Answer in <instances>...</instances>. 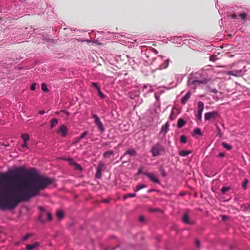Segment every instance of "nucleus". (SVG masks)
<instances>
[{
  "label": "nucleus",
  "instance_id": "35",
  "mask_svg": "<svg viewBox=\"0 0 250 250\" xmlns=\"http://www.w3.org/2000/svg\"><path fill=\"white\" fill-rule=\"evenodd\" d=\"M248 183V180L247 179H245L242 184V187L244 189H246L247 188V185Z\"/></svg>",
  "mask_w": 250,
  "mask_h": 250
},
{
  "label": "nucleus",
  "instance_id": "54",
  "mask_svg": "<svg viewBox=\"0 0 250 250\" xmlns=\"http://www.w3.org/2000/svg\"><path fill=\"white\" fill-rule=\"evenodd\" d=\"M65 112L67 114V115H68V112H65Z\"/></svg>",
  "mask_w": 250,
  "mask_h": 250
},
{
  "label": "nucleus",
  "instance_id": "17",
  "mask_svg": "<svg viewBox=\"0 0 250 250\" xmlns=\"http://www.w3.org/2000/svg\"><path fill=\"white\" fill-rule=\"evenodd\" d=\"M191 153V151L189 150H182L179 152V155L181 156H186Z\"/></svg>",
  "mask_w": 250,
  "mask_h": 250
},
{
  "label": "nucleus",
  "instance_id": "40",
  "mask_svg": "<svg viewBox=\"0 0 250 250\" xmlns=\"http://www.w3.org/2000/svg\"><path fill=\"white\" fill-rule=\"evenodd\" d=\"M202 113H200V112H198V114L197 115V118L199 120H201V119H202Z\"/></svg>",
  "mask_w": 250,
  "mask_h": 250
},
{
  "label": "nucleus",
  "instance_id": "25",
  "mask_svg": "<svg viewBox=\"0 0 250 250\" xmlns=\"http://www.w3.org/2000/svg\"><path fill=\"white\" fill-rule=\"evenodd\" d=\"M146 187V186L145 184L139 185L137 187L135 191H138L140 190H141L144 188H145Z\"/></svg>",
  "mask_w": 250,
  "mask_h": 250
},
{
  "label": "nucleus",
  "instance_id": "26",
  "mask_svg": "<svg viewBox=\"0 0 250 250\" xmlns=\"http://www.w3.org/2000/svg\"><path fill=\"white\" fill-rule=\"evenodd\" d=\"M21 137H22V139L23 140L24 142H27L29 140V135L27 134H22L21 136Z\"/></svg>",
  "mask_w": 250,
  "mask_h": 250
},
{
  "label": "nucleus",
  "instance_id": "22",
  "mask_svg": "<svg viewBox=\"0 0 250 250\" xmlns=\"http://www.w3.org/2000/svg\"><path fill=\"white\" fill-rule=\"evenodd\" d=\"M92 117L95 119L94 123L97 125L99 123H101V121L98 116L96 114H93Z\"/></svg>",
  "mask_w": 250,
  "mask_h": 250
},
{
  "label": "nucleus",
  "instance_id": "44",
  "mask_svg": "<svg viewBox=\"0 0 250 250\" xmlns=\"http://www.w3.org/2000/svg\"><path fill=\"white\" fill-rule=\"evenodd\" d=\"M21 146L23 148L27 147V142H24L22 144V145H21Z\"/></svg>",
  "mask_w": 250,
  "mask_h": 250
},
{
  "label": "nucleus",
  "instance_id": "38",
  "mask_svg": "<svg viewBox=\"0 0 250 250\" xmlns=\"http://www.w3.org/2000/svg\"><path fill=\"white\" fill-rule=\"evenodd\" d=\"M87 134V131H84V132H83L80 135V136L79 137V140H81V139H83Z\"/></svg>",
  "mask_w": 250,
  "mask_h": 250
},
{
  "label": "nucleus",
  "instance_id": "32",
  "mask_svg": "<svg viewBox=\"0 0 250 250\" xmlns=\"http://www.w3.org/2000/svg\"><path fill=\"white\" fill-rule=\"evenodd\" d=\"M97 125L98 126V127L99 128L100 130H101V131H104V126L103 125V124H102V122L99 123Z\"/></svg>",
  "mask_w": 250,
  "mask_h": 250
},
{
  "label": "nucleus",
  "instance_id": "51",
  "mask_svg": "<svg viewBox=\"0 0 250 250\" xmlns=\"http://www.w3.org/2000/svg\"><path fill=\"white\" fill-rule=\"evenodd\" d=\"M44 113H45V112L44 110H42V111H39V113L40 114H44Z\"/></svg>",
  "mask_w": 250,
  "mask_h": 250
},
{
  "label": "nucleus",
  "instance_id": "45",
  "mask_svg": "<svg viewBox=\"0 0 250 250\" xmlns=\"http://www.w3.org/2000/svg\"><path fill=\"white\" fill-rule=\"evenodd\" d=\"M237 16L236 15V14H233L231 15V17L232 18V19H237Z\"/></svg>",
  "mask_w": 250,
  "mask_h": 250
},
{
  "label": "nucleus",
  "instance_id": "31",
  "mask_svg": "<svg viewBox=\"0 0 250 250\" xmlns=\"http://www.w3.org/2000/svg\"><path fill=\"white\" fill-rule=\"evenodd\" d=\"M194 134H197V135H202V133H201V130L200 128L195 129L194 130Z\"/></svg>",
  "mask_w": 250,
  "mask_h": 250
},
{
  "label": "nucleus",
  "instance_id": "9",
  "mask_svg": "<svg viewBox=\"0 0 250 250\" xmlns=\"http://www.w3.org/2000/svg\"><path fill=\"white\" fill-rule=\"evenodd\" d=\"M189 82L191 84H205L208 83V80L207 79H203L202 80H190Z\"/></svg>",
  "mask_w": 250,
  "mask_h": 250
},
{
  "label": "nucleus",
  "instance_id": "3",
  "mask_svg": "<svg viewBox=\"0 0 250 250\" xmlns=\"http://www.w3.org/2000/svg\"><path fill=\"white\" fill-rule=\"evenodd\" d=\"M182 221L186 224L193 225L194 223L193 221L189 219V211L188 210H187L184 212L182 217Z\"/></svg>",
  "mask_w": 250,
  "mask_h": 250
},
{
  "label": "nucleus",
  "instance_id": "46",
  "mask_svg": "<svg viewBox=\"0 0 250 250\" xmlns=\"http://www.w3.org/2000/svg\"><path fill=\"white\" fill-rule=\"evenodd\" d=\"M218 156H219V157H223L225 156V153H224L223 152H221L219 154Z\"/></svg>",
  "mask_w": 250,
  "mask_h": 250
},
{
  "label": "nucleus",
  "instance_id": "19",
  "mask_svg": "<svg viewBox=\"0 0 250 250\" xmlns=\"http://www.w3.org/2000/svg\"><path fill=\"white\" fill-rule=\"evenodd\" d=\"M58 123V121L57 119L54 118L51 121L50 126L51 128H53Z\"/></svg>",
  "mask_w": 250,
  "mask_h": 250
},
{
  "label": "nucleus",
  "instance_id": "43",
  "mask_svg": "<svg viewBox=\"0 0 250 250\" xmlns=\"http://www.w3.org/2000/svg\"><path fill=\"white\" fill-rule=\"evenodd\" d=\"M35 87H36V84L33 83L31 85L30 88L32 90H34L35 89Z\"/></svg>",
  "mask_w": 250,
  "mask_h": 250
},
{
  "label": "nucleus",
  "instance_id": "8",
  "mask_svg": "<svg viewBox=\"0 0 250 250\" xmlns=\"http://www.w3.org/2000/svg\"><path fill=\"white\" fill-rule=\"evenodd\" d=\"M229 74L235 77H241L244 74V73L242 70H233L229 71Z\"/></svg>",
  "mask_w": 250,
  "mask_h": 250
},
{
  "label": "nucleus",
  "instance_id": "1",
  "mask_svg": "<svg viewBox=\"0 0 250 250\" xmlns=\"http://www.w3.org/2000/svg\"><path fill=\"white\" fill-rule=\"evenodd\" d=\"M51 178L37 175L23 167L0 172V208H13L40 194L52 184Z\"/></svg>",
  "mask_w": 250,
  "mask_h": 250
},
{
  "label": "nucleus",
  "instance_id": "47",
  "mask_svg": "<svg viewBox=\"0 0 250 250\" xmlns=\"http://www.w3.org/2000/svg\"><path fill=\"white\" fill-rule=\"evenodd\" d=\"M211 91L213 93H216L217 92V90L216 89H213L211 90Z\"/></svg>",
  "mask_w": 250,
  "mask_h": 250
},
{
  "label": "nucleus",
  "instance_id": "24",
  "mask_svg": "<svg viewBox=\"0 0 250 250\" xmlns=\"http://www.w3.org/2000/svg\"><path fill=\"white\" fill-rule=\"evenodd\" d=\"M168 126L169 124L167 123H166L162 127V131H164L165 133H167L168 130Z\"/></svg>",
  "mask_w": 250,
  "mask_h": 250
},
{
  "label": "nucleus",
  "instance_id": "16",
  "mask_svg": "<svg viewBox=\"0 0 250 250\" xmlns=\"http://www.w3.org/2000/svg\"><path fill=\"white\" fill-rule=\"evenodd\" d=\"M204 103L201 102L199 101L198 103V112L202 113L203 110H204Z\"/></svg>",
  "mask_w": 250,
  "mask_h": 250
},
{
  "label": "nucleus",
  "instance_id": "23",
  "mask_svg": "<svg viewBox=\"0 0 250 250\" xmlns=\"http://www.w3.org/2000/svg\"><path fill=\"white\" fill-rule=\"evenodd\" d=\"M222 146L227 150H230L232 148L231 146L225 142L222 143Z\"/></svg>",
  "mask_w": 250,
  "mask_h": 250
},
{
  "label": "nucleus",
  "instance_id": "49",
  "mask_svg": "<svg viewBox=\"0 0 250 250\" xmlns=\"http://www.w3.org/2000/svg\"><path fill=\"white\" fill-rule=\"evenodd\" d=\"M218 134H219V136L220 137H222V133H221L220 129L218 127Z\"/></svg>",
  "mask_w": 250,
  "mask_h": 250
},
{
  "label": "nucleus",
  "instance_id": "7",
  "mask_svg": "<svg viewBox=\"0 0 250 250\" xmlns=\"http://www.w3.org/2000/svg\"><path fill=\"white\" fill-rule=\"evenodd\" d=\"M144 174L146 176H147L150 179V180L152 182L156 183H159V179L154 174L148 172H145Z\"/></svg>",
  "mask_w": 250,
  "mask_h": 250
},
{
  "label": "nucleus",
  "instance_id": "13",
  "mask_svg": "<svg viewBox=\"0 0 250 250\" xmlns=\"http://www.w3.org/2000/svg\"><path fill=\"white\" fill-rule=\"evenodd\" d=\"M190 96H191L190 92V91L188 92L186 94V95L184 97H183L181 100L182 104H186L187 102L190 98Z\"/></svg>",
  "mask_w": 250,
  "mask_h": 250
},
{
  "label": "nucleus",
  "instance_id": "29",
  "mask_svg": "<svg viewBox=\"0 0 250 250\" xmlns=\"http://www.w3.org/2000/svg\"><path fill=\"white\" fill-rule=\"evenodd\" d=\"M136 196L135 193H129L124 196V199H126L128 197H134Z\"/></svg>",
  "mask_w": 250,
  "mask_h": 250
},
{
  "label": "nucleus",
  "instance_id": "5",
  "mask_svg": "<svg viewBox=\"0 0 250 250\" xmlns=\"http://www.w3.org/2000/svg\"><path fill=\"white\" fill-rule=\"evenodd\" d=\"M218 116L217 112H207L205 114V119L206 120H209L210 119H215Z\"/></svg>",
  "mask_w": 250,
  "mask_h": 250
},
{
  "label": "nucleus",
  "instance_id": "28",
  "mask_svg": "<svg viewBox=\"0 0 250 250\" xmlns=\"http://www.w3.org/2000/svg\"><path fill=\"white\" fill-rule=\"evenodd\" d=\"M41 88H42V89L43 91H48V89L47 88V86H46V85L44 83H42V84H41Z\"/></svg>",
  "mask_w": 250,
  "mask_h": 250
},
{
  "label": "nucleus",
  "instance_id": "42",
  "mask_svg": "<svg viewBox=\"0 0 250 250\" xmlns=\"http://www.w3.org/2000/svg\"><path fill=\"white\" fill-rule=\"evenodd\" d=\"M195 244L197 247H199L200 246V243L199 240H195Z\"/></svg>",
  "mask_w": 250,
  "mask_h": 250
},
{
  "label": "nucleus",
  "instance_id": "6",
  "mask_svg": "<svg viewBox=\"0 0 250 250\" xmlns=\"http://www.w3.org/2000/svg\"><path fill=\"white\" fill-rule=\"evenodd\" d=\"M67 161L69 162V164L71 165H72L74 167V168H75V169L79 170L80 171H81L82 170V167L78 164L75 162L72 159L68 158L67 159Z\"/></svg>",
  "mask_w": 250,
  "mask_h": 250
},
{
  "label": "nucleus",
  "instance_id": "33",
  "mask_svg": "<svg viewBox=\"0 0 250 250\" xmlns=\"http://www.w3.org/2000/svg\"><path fill=\"white\" fill-rule=\"evenodd\" d=\"M247 14L246 13H240L239 15V16L243 20H245L247 17Z\"/></svg>",
  "mask_w": 250,
  "mask_h": 250
},
{
  "label": "nucleus",
  "instance_id": "15",
  "mask_svg": "<svg viewBox=\"0 0 250 250\" xmlns=\"http://www.w3.org/2000/svg\"><path fill=\"white\" fill-rule=\"evenodd\" d=\"M186 123V122L184 121L183 119L179 118L177 121V127L180 128L184 126L185 125Z\"/></svg>",
  "mask_w": 250,
  "mask_h": 250
},
{
  "label": "nucleus",
  "instance_id": "48",
  "mask_svg": "<svg viewBox=\"0 0 250 250\" xmlns=\"http://www.w3.org/2000/svg\"><path fill=\"white\" fill-rule=\"evenodd\" d=\"M227 218H228V217L227 216H225V215L222 216V220L223 221H225Z\"/></svg>",
  "mask_w": 250,
  "mask_h": 250
},
{
  "label": "nucleus",
  "instance_id": "50",
  "mask_svg": "<svg viewBox=\"0 0 250 250\" xmlns=\"http://www.w3.org/2000/svg\"><path fill=\"white\" fill-rule=\"evenodd\" d=\"M142 173V168H140L138 170V174H141Z\"/></svg>",
  "mask_w": 250,
  "mask_h": 250
},
{
  "label": "nucleus",
  "instance_id": "52",
  "mask_svg": "<svg viewBox=\"0 0 250 250\" xmlns=\"http://www.w3.org/2000/svg\"><path fill=\"white\" fill-rule=\"evenodd\" d=\"M81 140H79V138H78L75 141V143H78Z\"/></svg>",
  "mask_w": 250,
  "mask_h": 250
},
{
  "label": "nucleus",
  "instance_id": "12",
  "mask_svg": "<svg viewBox=\"0 0 250 250\" xmlns=\"http://www.w3.org/2000/svg\"><path fill=\"white\" fill-rule=\"evenodd\" d=\"M44 215L46 216L48 221H51L52 220V217L51 214L49 212H47L42 213L41 215L39 217V220L40 221H41L42 223L44 222V221L42 220V217Z\"/></svg>",
  "mask_w": 250,
  "mask_h": 250
},
{
  "label": "nucleus",
  "instance_id": "37",
  "mask_svg": "<svg viewBox=\"0 0 250 250\" xmlns=\"http://www.w3.org/2000/svg\"><path fill=\"white\" fill-rule=\"evenodd\" d=\"M229 189V187H223L221 188V192L223 193H225L226 192L228 191Z\"/></svg>",
  "mask_w": 250,
  "mask_h": 250
},
{
  "label": "nucleus",
  "instance_id": "14",
  "mask_svg": "<svg viewBox=\"0 0 250 250\" xmlns=\"http://www.w3.org/2000/svg\"><path fill=\"white\" fill-rule=\"evenodd\" d=\"M136 154V151L133 149V148H131V149H128L124 154V156H125L126 155H129L131 156H135Z\"/></svg>",
  "mask_w": 250,
  "mask_h": 250
},
{
  "label": "nucleus",
  "instance_id": "18",
  "mask_svg": "<svg viewBox=\"0 0 250 250\" xmlns=\"http://www.w3.org/2000/svg\"><path fill=\"white\" fill-rule=\"evenodd\" d=\"M114 154V151L110 150L108 151H106L104 153L103 156L104 158H109L111 155H113Z\"/></svg>",
  "mask_w": 250,
  "mask_h": 250
},
{
  "label": "nucleus",
  "instance_id": "4",
  "mask_svg": "<svg viewBox=\"0 0 250 250\" xmlns=\"http://www.w3.org/2000/svg\"><path fill=\"white\" fill-rule=\"evenodd\" d=\"M104 163L101 162L99 164L97 168V171L96 173V177L97 178H100L102 176V171L104 170Z\"/></svg>",
  "mask_w": 250,
  "mask_h": 250
},
{
  "label": "nucleus",
  "instance_id": "36",
  "mask_svg": "<svg viewBox=\"0 0 250 250\" xmlns=\"http://www.w3.org/2000/svg\"><path fill=\"white\" fill-rule=\"evenodd\" d=\"M98 92L99 96L102 98L104 99V94L102 93V92L101 91V89H99L97 90Z\"/></svg>",
  "mask_w": 250,
  "mask_h": 250
},
{
  "label": "nucleus",
  "instance_id": "2",
  "mask_svg": "<svg viewBox=\"0 0 250 250\" xmlns=\"http://www.w3.org/2000/svg\"><path fill=\"white\" fill-rule=\"evenodd\" d=\"M153 157H157L165 152L164 147L159 143H156L152 147L150 150Z\"/></svg>",
  "mask_w": 250,
  "mask_h": 250
},
{
  "label": "nucleus",
  "instance_id": "53",
  "mask_svg": "<svg viewBox=\"0 0 250 250\" xmlns=\"http://www.w3.org/2000/svg\"><path fill=\"white\" fill-rule=\"evenodd\" d=\"M150 210V211H154V209H151V210Z\"/></svg>",
  "mask_w": 250,
  "mask_h": 250
},
{
  "label": "nucleus",
  "instance_id": "11",
  "mask_svg": "<svg viewBox=\"0 0 250 250\" xmlns=\"http://www.w3.org/2000/svg\"><path fill=\"white\" fill-rule=\"evenodd\" d=\"M67 129L64 125H62L60 126V129L58 130V132L61 133L62 136L64 137L67 134Z\"/></svg>",
  "mask_w": 250,
  "mask_h": 250
},
{
  "label": "nucleus",
  "instance_id": "39",
  "mask_svg": "<svg viewBox=\"0 0 250 250\" xmlns=\"http://www.w3.org/2000/svg\"><path fill=\"white\" fill-rule=\"evenodd\" d=\"M92 85L93 86L95 87L97 90L100 89V87L98 86V84L96 83H92Z\"/></svg>",
  "mask_w": 250,
  "mask_h": 250
},
{
  "label": "nucleus",
  "instance_id": "30",
  "mask_svg": "<svg viewBox=\"0 0 250 250\" xmlns=\"http://www.w3.org/2000/svg\"><path fill=\"white\" fill-rule=\"evenodd\" d=\"M32 233H28L26 235H25L22 238L23 241H25L27 240L30 236H32Z\"/></svg>",
  "mask_w": 250,
  "mask_h": 250
},
{
  "label": "nucleus",
  "instance_id": "21",
  "mask_svg": "<svg viewBox=\"0 0 250 250\" xmlns=\"http://www.w3.org/2000/svg\"><path fill=\"white\" fill-rule=\"evenodd\" d=\"M56 215L58 219H61L63 217L64 213L62 210H60L57 212Z\"/></svg>",
  "mask_w": 250,
  "mask_h": 250
},
{
  "label": "nucleus",
  "instance_id": "27",
  "mask_svg": "<svg viewBox=\"0 0 250 250\" xmlns=\"http://www.w3.org/2000/svg\"><path fill=\"white\" fill-rule=\"evenodd\" d=\"M180 141L183 144L186 143L187 141V137L185 135H182L180 137Z\"/></svg>",
  "mask_w": 250,
  "mask_h": 250
},
{
  "label": "nucleus",
  "instance_id": "34",
  "mask_svg": "<svg viewBox=\"0 0 250 250\" xmlns=\"http://www.w3.org/2000/svg\"><path fill=\"white\" fill-rule=\"evenodd\" d=\"M217 59V56L215 55H212L209 58V60L212 62H214Z\"/></svg>",
  "mask_w": 250,
  "mask_h": 250
},
{
  "label": "nucleus",
  "instance_id": "41",
  "mask_svg": "<svg viewBox=\"0 0 250 250\" xmlns=\"http://www.w3.org/2000/svg\"><path fill=\"white\" fill-rule=\"evenodd\" d=\"M145 217L143 216H141L139 218V220L141 222H144L145 221Z\"/></svg>",
  "mask_w": 250,
  "mask_h": 250
},
{
  "label": "nucleus",
  "instance_id": "10",
  "mask_svg": "<svg viewBox=\"0 0 250 250\" xmlns=\"http://www.w3.org/2000/svg\"><path fill=\"white\" fill-rule=\"evenodd\" d=\"M40 245L39 242H35L32 244H28L26 246V250H33L38 247Z\"/></svg>",
  "mask_w": 250,
  "mask_h": 250
},
{
  "label": "nucleus",
  "instance_id": "20",
  "mask_svg": "<svg viewBox=\"0 0 250 250\" xmlns=\"http://www.w3.org/2000/svg\"><path fill=\"white\" fill-rule=\"evenodd\" d=\"M241 208L243 211L248 210L250 208V204H247L243 205L241 206Z\"/></svg>",
  "mask_w": 250,
  "mask_h": 250
}]
</instances>
